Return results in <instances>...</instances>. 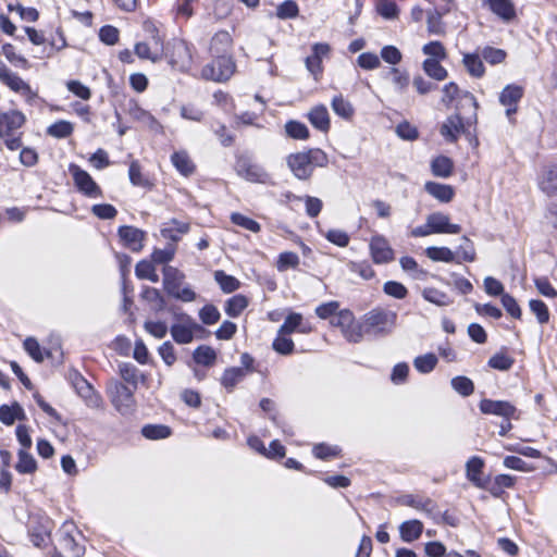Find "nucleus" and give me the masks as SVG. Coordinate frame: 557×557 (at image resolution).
Wrapping results in <instances>:
<instances>
[{"label":"nucleus","mask_w":557,"mask_h":557,"mask_svg":"<svg viewBox=\"0 0 557 557\" xmlns=\"http://www.w3.org/2000/svg\"><path fill=\"white\" fill-rule=\"evenodd\" d=\"M454 163L453 161L445 156H438L433 159L431 163V170L433 175L437 177H448L453 173Z\"/></svg>","instance_id":"nucleus-36"},{"label":"nucleus","mask_w":557,"mask_h":557,"mask_svg":"<svg viewBox=\"0 0 557 557\" xmlns=\"http://www.w3.org/2000/svg\"><path fill=\"white\" fill-rule=\"evenodd\" d=\"M119 373L123 381L131 385L134 389L137 388L139 381L145 380V375L139 369L131 362H122L119 364Z\"/></svg>","instance_id":"nucleus-28"},{"label":"nucleus","mask_w":557,"mask_h":557,"mask_svg":"<svg viewBox=\"0 0 557 557\" xmlns=\"http://www.w3.org/2000/svg\"><path fill=\"white\" fill-rule=\"evenodd\" d=\"M425 255L433 261L461 263L460 260H456L455 253L447 247H429L425 250Z\"/></svg>","instance_id":"nucleus-40"},{"label":"nucleus","mask_w":557,"mask_h":557,"mask_svg":"<svg viewBox=\"0 0 557 557\" xmlns=\"http://www.w3.org/2000/svg\"><path fill=\"white\" fill-rule=\"evenodd\" d=\"M69 172L73 177L75 187L84 196L88 198H99L102 196V190L99 185L94 181L90 174L79 165L71 163L69 165Z\"/></svg>","instance_id":"nucleus-11"},{"label":"nucleus","mask_w":557,"mask_h":557,"mask_svg":"<svg viewBox=\"0 0 557 557\" xmlns=\"http://www.w3.org/2000/svg\"><path fill=\"white\" fill-rule=\"evenodd\" d=\"M286 163L294 176L300 181H308L314 168H324L329 163L327 154L320 148H311L306 151L290 153Z\"/></svg>","instance_id":"nucleus-1"},{"label":"nucleus","mask_w":557,"mask_h":557,"mask_svg":"<svg viewBox=\"0 0 557 557\" xmlns=\"http://www.w3.org/2000/svg\"><path fill=\"white\" fill-rule=\"evenodd\" d=\"M423 531V523L419 520H408L399 525L400 537L404 542L410 543L420 537Z\"/></svg>","instance_id":"nucleus-31"},{"label":"nucleus","mask_w":557,"mask_h":557,"mask_svg":"<svg viewBox=\"0 0 557 557\" xmlns=\"http://www.w3.org/2000/svg\"><path fill=\"white\" fill-rule=\"evenodd\" d=\"M231 221L235 225H238V226H240L245 230H248L252 233H258L261 230V226L257 221H255L242 213H238V212H234L231 214Z\"/></svg>","instance_id":"nucleus-58"},{"label":"nucleus","mask_w":557,"mask_h":557,"mask_svg":"<svg viewBox=\"0 0 557 557\" xmlns=\"http://www.w3.org/2000/svg\"><path fill=\"white\" fill-rule=\"evenodd\" d=\"M400 503L403 505H406V506H409V507H412L417 510H422V511H425L428 513H431L434 508H435V504L432 499L428 498V497H421V496H417V495H404L401 498H400Z\"/></svg>","instance_id":"nucleus-33"},{"label":"nucleus","mask_w":557,"mask_h":557,"mask_svg":"<svg viewBox=\"0 0 557 557\" xmlns=\"http://www.w3.org/2000/svg\"><path fill=\"white\" fill-rule=\"evenodd\" d=\"M423 298L436 306H448L451 304L450 298L442 290L436 288H425L422 293Z\"/></svg>","instance_id":"nucleus-56"},{"label":"nucleus","mask_w":557,"mask_h":557,"mask_svg":"<svg viewBox=\"0 0 557 557\" xmlns=\"http://www.w3.org/2000/svg\"><path fill=\"white\" fill-rule=\"evenodd\" d=\"M422 67L425 74L435 81H444L448 76L447 70L440 64V60L425 59Z\"/></svg>","instance_id":"nucleus-39"},{"label":"nucleus","mask_w":557,"mask_h":557,"mask_svg":"<svg viewBox=\"0 0 557 557\" xmlns=\"http://www.w3.org/2000/svg\"><path fill=\"white\" fill-rule=\"evenodd\" d=\"M197 0H176L173 11L177 21H187L193 14V3Z\"/></svg>","instance_id":"nucleus-57"},{"label":"nucleus","mask_w":557,"mask_h":557,"mask_svg":"<svg viewBox=\"0 0 557 557\" xmlns=\"http://www.w3.org/2000/svg\"><path fill=\"white\" fill-rule=\"evenodd\" d=\"M308 119L313 127L326 133L330 129V115L325 106H315L308 113Z\"/></svg>","instance_id":"nucleus-27"},{"label":"nucleus","mask_w":557,"mask_h":557,"mask_svg":"<svg viewBox=\"0 0 557 557\" xmlns=\"http://www.w3.org/2000/svg\"><path fill=\"white\" fill-rule=\"evenodd\" d=\"M515 363V359L509 356L505 350H500L496 354H494L490 359H488V367H491L492 369H495V370H499V371H508L511 369V367L513 366Z\"/></svg>","instance_id":"nucleus-41"},{"label":"nucleus","mask_w":557,"mask_h":557,"mask_svg":"<svg viewBox=\"0 0 557 557\" xmlns=\"http://www.w3.org/2000/svg\"><path fill=\"white\" fill-rule=\"evenodd\" d=\"M396 319V312L383 309H373L363 318L366 323V334L374 336L388 334L394 329Z\"/></svg>","instance_id":"nucleus-6"},{"label":"nucleus","mask_w":557,"mask_h":557,"mask_svg":"<svg viewBox=\"0 0 557 557\" xmlns=\"http://www.w3.org/2000/svg\"><path fill=\"white\" fill-rule=\"evenodd\" d=\"M491 11L500 20L509 22L516 16V9L511 0H485Z\"/></svg>","instance_id":"nucleus-26"},{"label":"nucleus","mask_w":557,"mask_h":557,"mask_svg":"<svg viewBox=\"0 0 557 557\" xmlns=\"http://www.w3.org/2000/svg\"><path fill=\"white\" fill-rule=\"evenodd\" d=\"M194 46L184 39L174 38L168 42L164 54L169 63L181 72H187L193 65Z\"/></svg>","instance_id":"nucleus-5"},{"label":"nucleus","mask_w":557,"mask_h":557,"mask_svg":"<svg viewBox=\"0 0 557 557\" xmlns=\"http://www.w3.org/2000/svg\"><path fill=\"white\" fill-rule=\"evenodd\" d=\"M214 280L221 289L226 294L237 290L240 286V282L236 277L226 274L222 270L214 272Z\"/></svg>","instance_id":"nucleus-42"},{"label":"nucleus","mask_w":557,"mask_h":557,"mask_svg":"<svg viewBox=\"0 0 557 557\" xmlns=\"http://www.w3.org/2000/svg\"><path fill=\"white\" fill-rule=\"evenodd\" d=\"M153 46L151 47L147 42H138L135 45V53L140 59L151 60L152 62H156L160 59L161 52H163V40L162 38L156 33L152 36Z\"/></svg>","instance_id":"nucleus-20"},{"label":"nucleus","mask_w":557,"mask_h":557,"mask_svg":"<svg viewBox=\"0 0 557 557\" xmlns=\"http://www.w3.org/2000/svg\"><path fill=\"white\" fill-rule=\"evenodd\" d=\"M429 226L432 227L434 234H459L461 226L459 224L450 223L447 214L442 212H433L428 215Z\"/></svg>","instance_id":"nucleus-19"},{"label":"nucleus","mask_w":557,"mask_h":557,"mask_svg":"<svg viewBox=\"0 0 557 557\" xmlns=\"http://www.w3.org/2000/svg\"><path fill=\"white\" fill-rule=\"evenodd\" d=\"M15 469L18 473L32 474L37 469V462L33 455H30L26 449H20L18 461L15 465Z\"/></svg>","instance_id":"nucleus-37"},{"label":"nucleus","mask_w":557,"mask_h":557,"mask_svg":"<svg viewBox=\"0 0 557 557\" xmlns=\"http://www.w3.org/2000/svg\"><path fill=\"white\" fill-rule=\"evenodd\" d=\"M370 255L376 264H385L394 260V250L388 240L382 235H375L370 240Z\"/></svg>","instance_id":"nucleus-15"},{"label":"nucleus","mask_w":557,"mask_h":557,"mask_svg":"<svg viewBox=\"0 0 557 557\" xmlns=\"http://www.w3.org/2000/svg\"><path fill=\"white\" fill-rule=\"evenodd\" d=\"M285 132L288 137L297 140H306L310 136L306 124L295 120H290L285 124Z\"/></svg>","instance_id":"nucleus-44"},{"label":"nucleus","mask_w":557,"mask_h":557,"mask_svg":"<svg viewBox=\"0 0 557 557\" xmlns=\"http://www.w3.org/2000/svg\"><path fill=\"white\" fill-rule=\"evenodd\" d=\"M212 62L202 67L201 76L220 83L228 81L236 70L233 57H212Z\"/></svg>","instance_id":"nucleus-9"},{"label":"nucleus","mask_w":557,"mask_h":557,"mask_svg":"<svg viewBox=\"0 0 557 557\" xmlns=\"http://www.w3.org/2000/svg\"><path fill=\"white\" fill-rule=\"evenodd\" d=\"M127 112L129 116L150 129L158 131L161 125L157 119L148 111L143 109L136 100H129L127 103Z\"/></svg>","instance_id":"nucleus-22"},{"label":"nucleus","mask_w":557,"mask_h":557,"mask_svg":"<svg viewBox=\"0 0 557 557\" xmlns=\"http://www.w3.org/2000/svg\"><path fill=\"white\" fill-rule=\"evenodd\" d=\"M523 88L519 85H507L499 95V102L506 107V115L510 117L517 112V107L523 97Z\"/></svg>","instance_id":"nucleus-18"},{"label":"nucleus","mask_w":557,"mask_h":557,"mask_svg":"<svg viewBox=\"0 0 557 557\" xmlns=\"http://www.w3.org/2000/svg\"><path fill=\"white\" fill-rule=\"evenodd\" d=\"M25 122V114L18 110L0 112V138L9 150L15 151L22 147L20 129Z\"/></svg>","instance_id":"nucleus-3"},{"label":"nucleus","mask_w":557,"mask_h":557,"mask_svg":"<svg viewBox=\"0 0 557 557\" xmlns=\"http://www.w3.org/2000/svg\"><path fill=\"white\" fill-rule=\"evenodd\" d=\"M141 298L148 302L154 304V309L157 311H162L165 308V300L163 296L161 295L160 290L154 287H144L141 292Z\"/></svg>","instance_id":"nucleus-54"},{"label":"nucleus","mask_w":557,"mask_h":557,"mask_svg":"<svg viewBox=\"0 0 557 557\" xmlns=\"http://www.w3.org/2000/svg\"><path fill=\"white\" fill-rule=\"evenodd\" d=\"M52 521L48 517H33L28 527L32 543L37 547H41L50 539Z\"/></svg>","instance_id":"nucleus-13"},{"label":"nucleus","mask_w":557,"mask_h":557,"mask_svg":"<svg viewBox=\"0 0 557 557\" xmlns=\"http://www.w3.org/2000/svg\"><path fill=\"white\" fill-rule=\"evenodd\" d=\"M539 185L547 196L557 195V163L549 164L543 169Z\"/></svg>","instance_id":"nucleus-24"},{"label":"nucleus","mask_w":557,"mask_h":557,"mask_svg":"<svg viewBox=\"0 0 557 557\" xmlns=\"http://www.w3.org/2000/svg\"><path fill=\"white\" fill-rule=\"evenodd\" d=\"M117 235L123 245L134 252H139L144 247L146 233L137 227L123 225L119 227Z\"/></svg>","instance_id":"nucleus-16"},{"label":"nucleus","mask_w":557,"mask_h":557,"mask_svg":"<svg viewBox=\"0 0 557 557\" xmlns=\"http://www.w3.org/2000/svg\"><path fill=\"white\" fill-rule=\"evenodd\" d=\"M171 161L175 169L184 176H189L195 172V164L186 151L174 152Z\"/></svg>","instance_id":"nucleus-32"},{"label":"nucleus","mask_w":557,"mask_h":557,"mask_svg":"<svg viewBox=\"0 0 557 557\" xmlns=\"http://www.w3.org/2000/svg\"><path fill=\"white\" fill-rule=\"evenodd\" d=\"M74 126L65 120L57 121L47 128V134L54 138H66L73 134Z\"/></svg>","instance_id":"nucleus-45"},{"label":"nucleus","mask_w":557,"mask_h":557,"mask_svg":"<svg viewBox=\"0 0 557 557\" xmlns=\"http://www.w3.org/2000/svg\"><path fill=\"white\" fill-rule=\"evenodd\" d=\"M451 387L461 396H470L474 392L473 382L463 375L455 376L451 379Z\"/></svg>","instance_id":"nucleus-55"},{"label":"nucleus","mask_w":557,"mask_h":557,"mask_svg":"<svg viewBox=\"0 0 557 557\" xmlns=\"http://www.w3.org/2000/svg\"><path fill=\"white\" fill-rule=\"evenodd\" d=\"M0 82L12 91L24 96L28 103H33L38 98V94L32 89L30 85L12 72L4 63H0Z\"/></svg>","instance_id":"nucleus-10"},{"label":"nucleus","mask_w":557,"mask_h":557,"mask_svg":"<svg viewBox=\"0 0 557 557\" xmlns=\"http://www.w3.org/2000/svg\"><path fill=\"white\" fill-rule=\"evenodd\" d=\"M246 371L243 368L232 367L224 370L221 384L228 391L232 392L234 387L244 380Z\"/></svg>","instance_id":"nucleus-34"},{"label":"nucleus","mask_w":557,"mask_h":557,"mask_svg":"<svg viewBox=\"0 0 557 557\" xmlns=\"http://www.w3.org/2000/svg\"><path fill=\"white\" fill-rule=\"evenodd\" d=\"M235 171L238 176L250 182L263 185L273 184L271 175L264 168L256 163L248 156H238L235 162Z\"/></svg>","instance_id":"nucleus-7"},{"label":"nucleus","mask_w":557,"mask_h":557,"mask_svg":"<svg viewBox=\"0 0 557 557\" xmlns=\"http://www.w3.org/2000/svg\"><path fill=\"white\" fill-rule=\"evenodd\" d=\"M344 337L350 343H359L362 341L363 335H366V323L362 321L361 323L356 322L355 319L352 322L348 324V326L343 332Z\"/></svg>","instance_id":"nucleus-47"},{"label":"nucleus","mask_w":557,"mask_h":557,"mask_svg":"<svg viewBox=\"0 0 557 557\" xmlns=\"http://www.w3.org/2000/svg\"><path fill=\"white\" fill-rule=\"evenodd\" d=\"M129 181L134 186L146 187L148 180L141 173V166L138 161H132L128 168Z\"/></svg>","instance_id":"nucleus-62"},{"label":"nucleus","mask_w":557,"mask_h":557,"mask_svg":"<svg viewBox=\"0 0 557 557\" xmlns=\"http://www.w3.org/2000/svg\"><path fill=\"white\" fill-rule=\"evenodd\" d=\"M530 310L535 314L540 324H545L549 321V311L544 301L532 299L529 302Z\"/></svg>","instance_id":"nucleus-61"},{"label":"nucleus","mask_w":557,"mask_h":557,"mask_svg":"<svg viewBox=\"0 0 557 557\" xmlns=\"http://www.w3.org/2000/svg\"><path fill=\"white\" fill-rule=\"evenodd\" d=\"M298 13V5L293 0L282 2L276 9V16L281 20L295 18Z\"/></svg>","instance_id":"nucleus-64"},{"label":"nucleus","mask_w":557,"mask_h":557,"mask_svg":"<svg viewBox=\"0 0 557 557\" xmlns=\"http://www.w3.org/2000/svg\"><path fill=\"white\" fill-rule=\"evenodd\" d=\"M515 485V478L509 474H498L490 488L494 496H499L504 488H510Z\"/></svg>","instance_id":"nucleus-59"},{"label":"nucleus","mask_w":557,"mask_h":557,"mask_svg":"<svg viewBox=\"0 0 557 557\" xmlns=\"http://www.w3.org/2000/svg\"><path fill=\"white\" fill-rule=\"evenodd\" d=\"M73 384L78 395L87 401L88 406L94 408L100 406L101 397L95 392L91 384L85 377L77 374Z\"/></svg>","instance_id":"nucleus-23"},{"label":"nucleus","mask_w":557,"mask_h":557,"mask_svg":"<svg viewBox=\"0 0 557 557\" xmlns=\"http://www.w3.org/2000/svg\"><path fill=\"white\" fill-rule=\"evenodd\" d=\"M184 323L173 324L170 329L171 336L175 343L184 345L189 344L194 339V333L203 331V327L197 324L189 315L181 314Z\"/></svg>","instance_id":"nucleus-12"},{"label":"nucleus","mask_w":557,"mask_h":557,"mask_svg":"<svg viewBox=\"0 0 557 557\" xmlns=\"http://www.w3.org/2000/svg\"><path fill=\"white\" fill-rule=\"evenodd\" d=\"M332 109L333 111L345 120H349L354 115V108L351 103L346 100L342 95L335 96L332 100Z\"/></svg>","instance_id":"nucleus-46"},{"label":"nucleus","mask_w":557,"mask_h":557,"mask_svg":"<svg viewBox=\"0 0 557 557\" xmlns=\"http://www.w3.org/2000/svg\"><path fill=\"white\" fill-rule=\"evenodd\" d=\"M233 38L226 30H219L210 40L209 52L211 57H233Z\"/></svg>","instance_id":"nucleus-17"},{"label":"nucleus","mask_w":557,"mask_h":557,"mask_svg":"<svg viewBox=\"0 0 557 557\" xmlns=\"http://www.w3.org/2000/svg\"><path fill=\"white\" fill-rule=\"evenodd\" d=\"M347 268L351 273L358 274L363 280H371L375 276V271L371 267V264L363 261H349L347 263Z\"/></svg>","instance_id":"nucleus-52"},{"label":"nucleus","mask_w":557,"mask_h":557,"mask_svg":"<svg viewBox=\"0 0 557 557\" xmlns=\"http://www.w3.org/2000/svg\"><path fill=\"white\" fill-rule=\"evenodd\" d=\"M462 63L471 76L480 78L484 75L485 67L479 54L465 53Z\"/></svg>","instance_id":"nucleus-35"},{"label":"nucleus","mask_w":557,"mask_h":557,"mask_svg":"<svg viewBox=\"0 0 557 557\" xmlns=\"http://www.w3.org/2000/svg\"><path fill=\"white\" fill-rule=\"evenodd\" d=\"M280 333H284L289 335L294 332H299L302 334H309L312 332V326L310 323L305 322L304 318L298 312H290L286 318L284 323L278 329Z\"/></svg>","instance_id":"nucleus-21"},{"label":"nucleus","mask_w":557,"mask_h":557,"mask_svg":"<svg viewBox=\"0 0 557 557\" xmlns=\"http://www.w3.org/2000/svg\"><path fill=\"white\" fill-rule=\"evenodd\" d=\"M248 306V300L243 295H235L226 301L225 312L232 318L238 317Z\"/></svg>","instance_id":"nucleus-49"},{"label":"nucleus","mask_w":557,"mask_h":557,"mask_svg":"<svg viewBox=\"0 0 557 557\" xmlns=\"http://www.w3.org/2000/svg\"><path fill=\"white\" fill-rule=\"evenodd\" d=\"M63 528L64 530L60 540L61 546L73 557H82L84 555L85 548L76 543L70 530L66 529V525Z\"/></svg>","instance_id":"nucleus-43"},{"label":"nucleus","mask_w":557,"mask_h":557,"mask_svg":"<svg viewBox=\"0 0 557 557\" xmlns=\"http://www.w3.org/2000/svg\"><path fill=\"white\" fill-rule=\"evenodd\" d=\"M135 274L140 280H149L152 283L159 282V275L154 265L146 260H141L136 264Z\"/></svg>","instance_id":"nucleus-48"},{"label":"nucleus","mask_w":557,"mask_h":557,"mask_svg":"<svg viewBox=\"0 0 557 557\" xmlns=\"http://www.w3.org/2000/svg\"><path fill=\"white\" fill-rule=\"evenodd\" d=\"M272 347L277 354L287 356L293 354L295 344L288 335L277 331V335L272 343Z\"/></svg>","instance_id":"nucleus-50"},{"label":"nucleus","mask_w":557,"mask_h":557,"mask_svg":"<svg viewBox=\"0 0 557 557\" xmlns=\"http://www.w3.org/2000/svg\"><path fill=\"white\" fill-rule=\"evenodd\" d=\"M460 101L462 106H469L471 108L472 114L468 116L466 121H463L459 113L453 114L446 119L441 126L440 133L449 143L457 141L458 136L466 133V126L476 123V109L479 104L475 97L471 92L465 91L460 95Z\"/></svg>","instance_id":"nucleus-2"},{"label":"nucleus","mask_w":557,"mask_h":557,"mask_svg":"<svg viewBox=\"0 0 557 557\" xmlns=\"http://www.w3.org/2000/svg\"><path fill=\"white\" fill-rule=\"evenodd\" d=\"M193 358L198 364L211 367L216 360V352L212 347L201 345L195 349Z\"/></svg>","instance_id":"nucleus-38"},{"label":"nucleus","mask_w":557,"mask_h":557,"mask_svg":"<svg viewBox=\"0 0 557 557\" xmlns=\"http://www.w3.org/2000/svg\"><path fill=\"white\" fill-rule=\"evenodd\" d=\"M323 235L330 243L342 248L347 247L350 240L349 235L345 231L338 228H331Z\"/></svg>","instance_id":"nucleus-63"},{"label":"nucleus","mask_w":557,"mask_h":557,"mask_svg":"<svg viewBox=\"0 0 557 557\" xmlns=\"http://www.w3.org/2000/svg\"><path fill=\"white\" fill-rule=\"evenodd\" d=\"M479 408L484 414L502 417L505 420L517 418V408L506 400H493L485 398L480 401Z\"/></svg>","instance_id":"nucleus-14"},{"label":"nucleus","mask_w":557,"mask_h":557,"mask_svg":"<svg viewBox=\"0 0 557 557\" xmlns=\"http://www.w3.org/2000/svg\"><path fill=\"white\" fill-rule=\"evenodd\" d=\"M134 391L119 381H112L108 387L112 405L123 416L131 414L135 410Z\"/></svg>","instance_id":"nucleus-8"},{"label":"nucleus","mask_w":557,"mask_h":557,"mask_svg":"<svg viewBox=\"0 0 557 557\" xmlns=\"http://www.w3.org/2000/svg\"><path fill=\"white\" fill-rule=\"evenodd\" d=\"M483 468L484 460L478 456L471 457L466 463V474L468 480L480 488H484L486 486L485 481L481 478Z\"/></svg>","instance_id":"nucleus-25"},{"label":"nucleus","mask_w":557,"mask_h":557,"mask_svg":"<svg viewBox=\"0 0 557 557\" xmlns=\"http://www.w3.org/2000/svg\"><path fill=\"white\" fill-rule=\"evenodd\" d=\"M424 189L441 202H449L455 195L454 188L450 185L436 182H426Z\"/></svg>","instance_id":"nucleus-29"},{"label":"nucleus","mask_w":557,"mask_h":557,"mask_svg":"<svg viewBox=\"0 0 557 557\" xmlns=\"http://www.w3.org/2000/svg\"><path fill=\"white\" fill-rule=\"evenodd\" d=\"M481 55L487 63L496 65L504 62L507 53L503 49L486 46L482 49Z\"/></svg>","instance_id":"nucleus-60"},{"label":"nucleus","mask_w":557,"mask_h":557,"mask_svg":"<svg viewBox=\"0 0 557 557\" xmlns=\"http://www.w3.org/2000/svg\"><path fill=\"white\" fill-rule=\"evenodd\" d=\"M26 414L24 409L18 403H13L11 406H0V421L5 425H12L15 420H25Z\"/></svg>","instance_id":"nucleus-30"},{"label":"nucleus","mask_w":557,"mask_h":557,"mask_svg":"<svg viewBox=\"0 0 557 557\" xmlns=\"http://www.w3.org/2000/svg\"><path fill=\"white\" fill-rule=\"evenodd\" d=\"M163 272V288L166 294L183 302H191L196 299V293L190 286L182 287L185 274L177 268L165 265Z\"/></svg>","instance_id":"nucleus-4"},{"label":"nucleus","mask_w":557,"mask_h":557,"mask_svg":"<svg viewBox=\"0 0 557 557\" xmlns=\"http://www.w3.org/2000/svg\"><path fill=\"white\" fill-rule=\"evenodd\" d=\"M437 357L434 354H425L422 356H418L413 360V366L416 370L420 373H430L434 370L437 364Z\"/></svg>","instance_id":"nucleus-53"},{"label":"nucleus","mask_w":557,"mask_h":557,"mask_svg":"<svg viewBox=\"0 0 557 557\" xmlns=\"http://www.w3.org/2000/svg\"><path fill=\"white\" fill-rule=\"evenodd\" d=\"M141 434L148 440H163L171 435V429L163 424H148L143 428Z\"/></svg>","instance_id":"nucleus-51"}]
</instances>
